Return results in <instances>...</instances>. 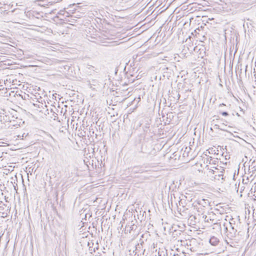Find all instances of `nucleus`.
Returning <instances> with one entry per match:
<instances>
[{
    "mask_svg": "<svg viewBox=\"0 0 256 256\" xmlns=\"http://www.w3.org/2000/svg\"><path fill=\"white\" fill-rule=\"evenodd\" d=\"M132 171L134 173H142L143 172V170L142 168H140L138 166H136L132 168Z\"/></svg>",
    "mask_w": 256,
    "mask_h": 256,
    "instance_id": "nucleus-8",
    "label": "nucleus"
},
{
    "mask_svg": "<svg viewBox=\"0 0 256 256\" xmlns=\"http://www.w3.org/2000/svg\"><path fill=\"white\" fill-rule=\"evenodd\" d=\"M215 210H216V211H217V212L219 211V209H218V208H216V209H215Z\"/></svg>",
    "mask_w": 256,
    "mask_h": 256,
    "instance_id": "nucleus-26",
    "label": "nucleus"
},
{
    "mask_svg": "<svg viewBox=\"0 0 256 256\" xmlns=\"http://www.w3.org/2000/svg\"><path fill=\"white\" fill-rule=\"evenodd\" d=\"M49 111H50L51 112H52L53 113V115L54 114L55 112H54V109L52 108H50V109L47 108L46 110V112H45V114H50Z\"/></svg>",
    "mask_w": 256,
    "mask_h": 256,
    "instance_id": "nucleus-13",
    "label": "nucleus"
},
{
    "mask_svg": "<svg viewBox=\"0 0 256 256\" xmlns=\"http://www.w3.org/2000/svg\"><path fill=\"white\" fill-rule=\"evenodd\" d=\"M248 214H250V213L251 212H252V209H248Z\"/></svg>",
    "mask_w": 256,
    "mask_h": 256,
    "instance_id": "nucleus-20",
    "label": "nucleus"
},
{
    "mask_svg": "<svg viewBox=\"0 0 256 256\" xmlns=\"http://www.w3.org/2000/svg\"><path fill=\"white\" fill-rule=\"evenodd\" d=\"M209 242L212 246H216L218 245L220 240L218 238L213 236L210 238Z\"/></svg>",
    "mask_w": 256,
    "mask_h": 256,
    "instance_id": "nucleus-6",
    "label": "nucleus"
},
{
    "mask_svg": "<svg viewBox=\"0 0 256 256\" xmlns=\"http://www.w3.org/2000/svg\"><path fill=\"white\" fill-rule=\"evenodd\" d=\"M88 215L89 216V217H90L91 216V215H90L89 214H85V217H86V218L87 217V216Z\"/></svg>",
    "mask_w": 256,
    "mask_h": 256,
    "instance_id": "nucleus-21",
    "label": "nucleus"
},
{
    "mask_svg": "<svg viewBox=\"0 0 256 256\" xmlns=\"http://www.w3.org/2000/svg\"><path fill=\"white\" fill-rule=\"evenodd\" d=\"M222 114L223 116H228V112H222Z\"/></svg>",
    "mask_w": 256,
    "mask_h": 256,
    "instance_id": "nucleus-16",
    "label": "nucleus"
},
{
    "mask_svg": "<svg viewBox=\"0 0 256 256\" xmlns=\"http://www.w3.org/2000/svg\"><path fill=\"white\" fill-rule=\"evenodd\" d=\"M218 176L220 177L221 176H223V174H218Z\"/></svg>",
    "mask_w": 256,
    "mask_h": 256,
    "instance_id": "nucleus-22",
    "label": "nucleus"
},
{
    "mask_svg": "<svg viewBox=\"0 0 256 256\" xmlns=\"http://www.w3.org/2000/svg\"><path fill=\"white\" fill-rule=\"evenodd\" d=\"M228 224L230 226V229L226 234V238L225 240L228 244H229L231 246H234L238 242V240L236 238L237 230L234 228V226L232 225L231 222H228Z\"/></svg>",
    "mask_w": 256,
    "mask_h": 256,
    "instance_id": "nucleus-1",
    "label": "nucleus"
},
{
    "mask_svg": "<svg viewBox=\"0 0 256 256\" xmlns=\"http://www.w3.org/2000/svg\"><path fill=\"white\" fill-rule=\"evenodd\" d=\"M132 210V212L134 211V216L136 217V214H137V217L138 220H140L141 222L142 220H144L146 218H148L150 214V209H148V212H146V210L144 209H134Z\"/></svg>",
    "mask_w": 256,
    "mask_h": 256,
    "instance_id": "nucleus-4",
    "label": "nucleus"
},
{
    "mask_svg": "<svg viewBox=\"0 0 256 256\" xmlns=\"http://www.w3.org/2000/svg\"><path fill=\"white\" fill-rule=\"evenodd\" d=\"M134 256H138V254H137L136 252Z\"/></svg>",
    "mask_w": 256,
    "mask_h": 256,
    "instance_id": "nucleus-23",
    "label": "nucleus"
},
{
    "mask_svg": "<svg viewBox=\"0 0 256 256\" xmlns=\"http://www.w3.org/2000/svg\"><path fill=\"white\" fill-rule=\"evenodd\" d=\"M214 128H216V129H219V130H223V129L222 128H220V126L218 124H215L214 126Z\"/></svg>",
    "mask_w": 256,
    "mask_h": 256,
    "instance_id": "nucleus-17",
    "label": "nucleus"
},
{
    "mask_svg": "<svg viewBox=\"0 0 256 256\" xmlns=\"http://www.w3.org/2000/svg\"><path fill=\"white\" fill-rule=\"evenodd\" d=\"M12 212H10L11 214V218H12L13 216L14 217V219H16L17 217V210L16 209H12Z\"/></svg>",
    "mask_w": 256,
    "mask_h": 256,
    "instance_id": "nucleus-10",
    "label": "nucleus"
},
{
    "mask_svg": "<svg viewBox=\"0 0 256 256\" xmlns=\"http://www.w3.org/2000/svg\"><path fill=\"white\" fill-rule=\"evenodd\" d=\"M12 209H6V212H2L1 216L2 218H6L10 214Z\"/></svg>",
    "mask_w": 256,
    "mask_h": 256,
    "instance_id": "nucleus-9",
    "label": "nucleus"
},
{
    "mask_svg": "<svg viewBox=\"0 0 256 256\" xmlns=\"http://www.w3.org/2000/svg\"><path fill=\"white\" fill-rule=\"evenodd\" d=\"M212 229L215 230L217 232L220 231L222 229L220 222L214 223L212 225Z\"/></svg>",
    "mask_w": 256,
    "mask_h": 256,
    "instance_id": "nucleus-7",
    "label": "nucleus"
},
{
    "mask_svg": "<svg viewBox=\"0 0 256 256\" xmlns=\"http://www.w3.org/2000/svg\"><path fill=\"white\" fill-rule=\"evenodd\" d=\"M90 250L92 252L93 251L94 252L96 251L94 248H91L90 246Z\"/></svg>",
    "mask_w": 256,
    "mask_h": 256,
    "instance_id": "nucleus-19",
    "label": "nucleus"
},
{
    "mask_svg": "<svg viewBox=\"0 0 256 256\" xmlns=\"http://www.w3.org/2000/svg\"><path fill=\"white\" fill-rule=\"evenodd\" d=\"M179 205H180V206H182V207H184V206L183 205V203H182V199L179 202Z\"/></svg>",
    "mask_w": 256,
    "mask_h": 256,
    "instance_id": "nucleus-18",
    "label": "nucleus"
},
{
    "mask_svg": "<svg viewBox=\"0 0 256 256\" xmlns=\"http://www.w3.org/2000/svg\"><path fill=\"white\" fill-rule=\"evenodd\" d=\"M252 216L255 220H256V209H252Z\"/></svg>",
    "mask_w": 256,
    "mask_h": 256,
    "instance_id": "nucleus-14",
    "label": "nucleus"
},
{
    "mask_svg": "<svg viewBox=\"0 0 256 256\" xmlns=\"http://www.w3.org/2000/svg\"><path fill=\"white\" fill-rule=\"evenodd\" d=\"M140 152L148 156L156 155L157 151L151 144L144 143L142 146Z\"/></svg>",
    "mask_w": 256,
    "mask_h": 256,
    "instance_id": "nucleus-3",
    "label": "nucleus"
},
{
    "mask_svg": "<svg viewBox=\"0 0 256 256\" xmlns=\"http://www.w3.org/2000/svg\"><path fill=\"white\" fill-rule=\"evenodd\" d=\"M33 12V13H34V12H35L36 14H39V13H38V12Z\"/></svg>",
    "mask_w": 256,
    "mask_h": 256,
    "instance_id": "nucleus-25",
    "label": "nucleus"
},
{
    "mask_svg": "<svg viewBox=\"0 0 256 256\" xmlns=\"http://www.w3.org/2000/svg\"><path fill=\"white\" fill-rule=\"evenodd\" d=\"M137 221L136 220H132L128 224L126 225L125 228V233H131L132 232H135L138 229V226L136 224Z\"/></svg>",
    "mask_w": 256,
    "mask_h": 256,
    "instance_id": "nucleus-5",
    "label": "nucleus"
},
{
    "mask_svg": "<svg viewBox=\"0 0 256 256\" xmlns=\"http://www.w3.org/2000/svg\"><path fill=\"white\" fill-rule=\"evenodd\" d=\"M158 254H159V256H161L160 254V252H158Z\"/></svg>",
    "mask_w": 256,
    "mask_h": 256,
    "instance_id": "nucleus-29",
    "label": "nucleus"
},
{
    "mask_svg": "<svg viewBox=\"0 0 256 256\" xmlns=\"http://www.w3.org/2000/svg\"><path fill=\"white\" fill-rule=\"evenodd\" d=\"M61 12H62L60 11L58 14H62Z\"/></svg>",
    "mask_w": 256,
    "mask_h": 256,
    "instance_id": "nucleus-28",
    "label": "nucleus"
},
{
    "mask_svg": "<svg viewBox=\"0 0 256 256\" xmlns=\"http://www.w3.org/2000/svg\"><path fill=\"white\" fill-rule=\"evenodd\" d=\"M196 30H200L199 28H197L196 30H195V32H196Z\"/></svg>",
    "mask_w": 256,
    "mask_h": 256,
    "instance_id": "nucleus-27",
    "label": "nucleus"
},
{
    "mask_svg": "<svg viewBox=\"0 0 256 256\" xmlns=\"http://www.w3.org/2000/svg\"><path fill=\"white\" fill-rule=\"evenodd\" d=\"M223 226L224 228V230H225L226 232L228 234V232L229 229H230V226L228 224V222H226V223L224 222L223 224Z\"/></svg>",
    "mask_w": 256,
    "mask_h": 256,
    "instance_id": "nucleus-12",
    "label": "nucleus"
},
{
    "mask_svg": "<svg viewBox=\"0 0 256 256\" xmlns=\"http://www.w3.org/2000/svg\"><path fill=\"white\" fill-rule=\"evenodd\" d=\"M188 209H170L172 213L175 217L180 219L188 218L190 220V224H192V222L196 219V217L193 215H190L187 212Z\"/></svg>",
    "mask_w": 256,
    "mask_h": 256,
    "instance_id": "nucleus-2",
    "label": "nucleus"
},
{
    "mask_svg": "<svg viewBox=\"0 0 256 256\" xmlns=\"http://www.w3.org/2000/svg\"><path fill=\"white\" fill-rule=\"evenodd\" d=\"M212 172L213 174H214V172H216L214 171V170H212Z\"/></svg>",
    "mask_w": 256,
    "mask_h": 256,
    "instance_id": "nucleus-24",
    "label": "nucleus"
},
{
    "mask_svg": "<svg viewBox=\"0 0 256 256\" xmlns=\"http://www.w3.org/2000/svg\"><path fill=\"white\" fill-rule=\"evenodd\" d=\"M149 128H150V126H149L148 124H146L145 126H143L144 131L147 132Z\"/></svg>",
    "mask_w": 256,
    "mask_h": 256,
    "instance_id": "nucleus-15",
    "label": "nucleus"
},
{
    "mask_svg": "<svg viewBox=\"0 0 256 256\" xmlns=\"http://www.w3.org/2000/svg\"><path fill=\"white\" fill-rule=\"evenodd\" d=\"M202 218H204V220L206 222H208L209 220H214V219H212V218L211 216H208L205 215V216H202Z\"/></svg>",
    "mask_w": 256,
    "mask_h": 256,
    "instance_id": "nucleus-11",
    "label": "nucleus"
}]
</instances>
